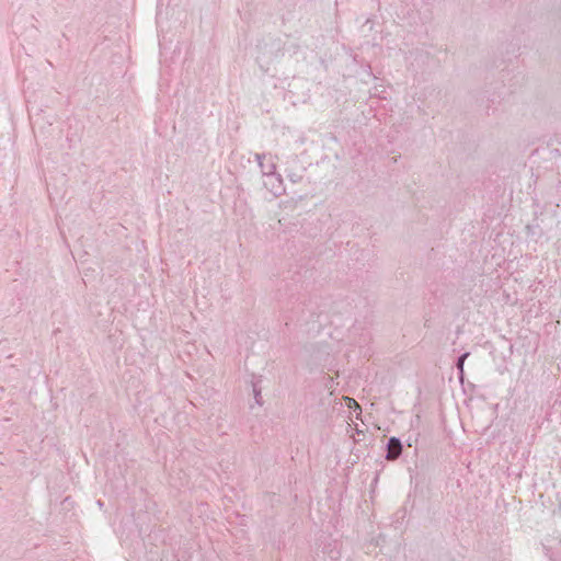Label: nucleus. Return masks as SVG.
Here are the masks:
<instances>
[{"mask_svg":"<svg viewBox=\"0 0 561 561\" xmlns=\"http://www.w3.org/2000/svg\"><path fill=\"white\" fill-rule=\"evenodd\" d=\"M255 160L257 161L259 168L262 172V175L266 179L276 172V164L272 160L271 154L266 153H255L254 154Z\"/></svg>","mask_w":561,"mask_h":561,"instance_id":"f257e3e1","label":"nucleus"},{"mask_svg":"<svg viewBox=\"0 0 561 561\" xmlns=\"http://www.w3.org/2000/svg\"><path fill=\"white\" fill-rule=\"evenodd\" d=\"M265 187L276 197L285 193L283 178L279 173H275L264 181Z\"/></svg>","mask_w":561,"mask_h":561,"instance_id":"f03ea898","label":"nucleus"},{"mask_svg":"<svg viewBox=\"0 0 561 561\" xmlns=\"http://www.w3.org/2000/svg\"><path fill=\"white\" fill-rule=\"evenodd\" d=\"M403 445L398 437H390L386 444V459L397 460L402 454Z\"/></svg>","mask_w":561,"mask_h":561,"instance_id":"7ed1b4c3","label":"nucleus"},{"mask_svg":"<svg viewBox=\"0 0 561 561\" xmlns=\"http://www.w3.org/2000/svg\"><path fill=\"white\" fill-rule=\"evenodd\" d=\"M260 383H261V379L253 378V380H252V390H253V393H254V399H255L256 404L262 405L263 401H262V396H261V386H260Z\"/></svg>","mask_w":561,"mask_h":561,"instance_id":"20e7f679","label":"nucleus"},{"mask_svg":"<svg viewBox=\"0 0 561 561\" xmlns=\"http://www.w3.org/2000/svg\"><path fill=\"white\" fill-rule=\"evenodd\" d=\"M468 356H469V353H463V354H461L460 356L457 357L456 367L458 369L460 378H462V375H463V364H465V360H466V358Z\"/></svg>","mask_w":561,"mask_h":561,"instance_id":"39448f33","label":"nucleus"},{"mask_svg":"<svg viewBox=\"0 0 561 561\" xmlns=\"http://www.w3.org/2000/svg\"><path fill=\"white\" fill-rule=\"evenodd\" d=\"M287 178L291 183H298L301 181L302 176L300 174H297L295 172H287Z\"/></svg>","mask_w":561,"mask_h":561,"instance_id":"423d86ee","label":"nucleus"},{"mask_svg":"<svg viewBox=\"0 0 561 561\" xmlns=\"http://www.w3.org/2000/svg\"><path fill=\"white\" fill-rule=\"evenodd\" d=\"M371 95H378V89H377V87H375V92H374V93H371Z\"/></svg>","mask_w":561,"mask_h":561,"instance_id":"0eeeda50","label":"nucleus"},{"mask_svg":"<svg viewBox=\"0 0 561 561\" xmlns=\"http://www.w3.org/2000/svg\"><path fill=\"white\" fill-rule=\"evenodd\" d=\"M98 506H100V507L103 506V502L101 500L98 501Z\"/></svg>","mask_w":561,"mask_h":561,"instance_id":"6e6552de","label":"nucleus"}]
</instances>
